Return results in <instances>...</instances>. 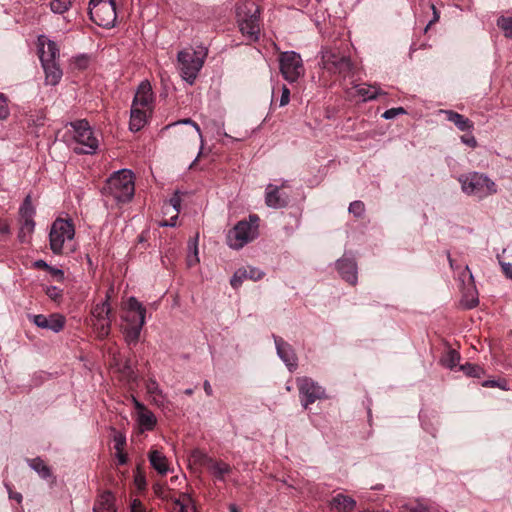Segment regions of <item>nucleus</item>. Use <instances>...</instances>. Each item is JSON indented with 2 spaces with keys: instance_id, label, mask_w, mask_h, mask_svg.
Here are the masks:
<instances>
[{
  "instance_id": "24",
  "label": "nucleus",
  "mask_w": 512,
  "mask_h": 512,
  "mask_svg": "<svg viewBox=\"0 0 512 512\" xmlns=\"http://www.w3.org/2000/svg\"><path fill=\"white\" fill-rule=\"evenodd\" d=\"M275 344L279 357L289 369L295 368L297 366V358L291 346L281 338H275Z\"/></svg>"
},
{
  "instance_id": "31",
  "label": "nucleus",
  "mask_w": 512,
  "mask_h": 512,
  "mask_svg": "<svg viewBox=\"0 0 512 512\" xmlns=\"http://www.w3.org/2000/svg\"><path fill=\"white\" fill-rule=\"evenodd\" d=\"M356 93L362 98L363 101H369L377 98L379 95L384 94L381 89L375 85H356Z\"/></svg>"
},
{
  "instance_id": "38",
  "label": "nucleus",
  "mask_w": 512,
  "mask_h": 512,
  "mask_svg": "<svg viewBox=\"0 0 512 512\" xmlns=\"http://www.w3.org/2000/svg\"><path fill=\"white\" fill-rule=\"evenodd\" d=\"M460 361V355L455 350H449L446 354V356L441 360L443 366L453 369L459 364Z\"/></svg>"
},
{
  "instance_id": "18",
  "label": "nucleus",
  "mask_w": 512,
  "mask_h": 512,
  "mask_svg": "<svg viewBox=\"0 0 512 512\" xmlns=\"http://www.w3.org/2000/svg\"><path fill=\"white\" fill-rule=\"evenodd\" d=\"M181 193L180 191H175L173 196L163 204V212L164 214H170L172 210V215L169 220H163L159 223L162 227H175L177 224L178 215L181 208Z\"/></svg>"
},
{
  "instance_id": "36",
  "label": "nucleus",
  "mask_w": 512,
  "mask_h": 512,
  "mask_svg": "<svg viewBox=\"0 0 512 512\" xmlns=\"http://www.w3.org/2000/svg\"><path fill=\"white\" fill-rule=\"evenodd\" d=\"M30 466L44 479L51 475L49 467L39 458L31 460Z\"/></svg>"
},
{
  "instance_id": "11",
  "label": "nucleus",
  "mask_w": 512,
  "mask_h": 512,
  "mask_svg": "<svg viewBox=\"0 0 512 512\" xmlns=\"http://www.w3.org/2000/svg\"><path fill=\"white\" fill-rule=\"evenodd\" d=\"M279 68L283 78L289 83L297 82L305 75L302 57L295 51H285L279 55Z\"/></svg>"
},
{
  "instance_id": "14",
  "label": "nucleus",
  "mask_w": 512,
  "mask_h": 512,
  "mask_svg": "<svg viewBox=\"0 0 512 512\" xmlns=\"http://www.w3.org/2000/svg\"><path fill=\"white\" fill-rule=\"evenodd\" d=\"M132 403L136 410V423L139 430L141 432L152 431L157 425L155 414L134 396H132Z\"/></svg>"
},
{
  "instance_id": "64",
  "label": "nucleus",
  "mask_w": 512,
  "mask_h": 512,
  "mask_svg": "<svg viewBox=\"0 0 512 512\" xmlns=\"http://www.w3.org/2000/svg\"><path fill=\"white\" fill-rule=\"evenodd\" d=\"M229 510H230V512H240L238 507L235 504H230Z\"/></svg>"
},
{
  "instance_id": "27",
  "label": "nucleus",
  "mask_w": 512,
  "mask_h": 512,
  "mask_svg": "<svg viewBox=\"0 0 512 512\" xmlns=\"http://www.w3.org/2000/svg\"><path fill=\"white\" fill-rule=\"evenodd\" d=\"M441 113L445 114L447 120L452 122L460 131H472L474 128L473 122L462 114L453 110H441Z\"/></svg>"
},
{
  "instance_id": "42",
  "label": "nucleus",
  "mask_w": 512,
  "mask_h": 512,
  "mask_svg": "<svg viewBox=\"0 0 512 512\" xmlns=\"http://www.w3.org/2000/svg\"><path fill=\"white\" fill-rule=\"evenodd\" d=\"M348 211L355 217H362L365 213V205L362 201H353L350 203Z\"/></svg>"
},
{
  "instance_id": "5",
  "label": "nucleus",
  "mask_w": 512,
  "mask_h": 512,
  "mask_svg": "<svg viewBox=\"0 0 512 512\" xmlns=\"http://www.w3.org/2000/svg\"><path fill=\"white\" fill-rule=\"evenodd\" d=\"M259 217L255 214L249 215L248 220L239 221L228 231L227 245L235 250L243 248L258 237Z\"/></svg>"
},
{
  "instance_id": "51",
  "label": "nucleus",
  "mask_w": 512,
  "mask_h": 512,
  "mask_svg": "<svg viewBox=\"0 0 512 512\" xmlns=\"http://www.w3.org/2000/svg\"><path fill=\"white\" fill-rule=\"evenodd\" d=\"M48 272L53 276L56 277L58 280L63 281L64 280V272L62 269L52 267L50 266Z\"/></svg>"
},
{
  "instance_id": "25",
  "label": "nucleus",
  "mask_w": 512,
  "mask_h": 512,
  "mask_svg": "<svg viewBox=\"0 0 512 512\" xmlns=\"http://www.w3.org/2000/svg\"><path fill=\"white\" fill-rule=\"evenodd\" d=\"M93 512H117L114 495L110 491L102 492L94 503Z\"/></svg>"
},
{
  "instance_id": "45",
  "label": "nucleus",
  "mask_w": 512,
  "mask_h": 512,
  "mask_svg": "<svg viewBox=\"0 0 512 512\" xmlns=\"http://www.w3.org/2000/svg\"><path fill=\"white\" fill-rule=\"evenodd\" d=\"M406 114V110L403 107L390 108L386 110L382 117L386 120L394 119L398 115Z\"/></svg>"
},
{
  "instance_id": "39",
  "label": "nucleus",
  "mask_w": 512,
  "mask_h": 512,
  "mask_svg": "<svg viewBox=\"0 0 512 512\" xmlns=\"http://www.w3.org/2000/svg\"><path fill=\"white\" fill-rule=\"evenodd\" d=\"M498 27L504 32L507 38H512V18L511 17H500L497 20Z\"/></svg>"
},
{
  "instance_id": "32",
  "label": "nucleus",
  "mask_w": 512,
  "mask_h": 512,
  "mask_svg": "<svg viewBox=\"0 0 512 512\" xmlns=\"http://www.w3.org/2000/svg\"><path fill=\"white\" fill-rule=\"evenodd\" d=\"M198 256V234L188 242L187 265L195 266L199 263Z\"/></svg>"
},
{
  "instance_id": "47",
  "label": "nucleus",
  "mask_w": 512,
  "mask_h": 512,
  "mask_svg": "<svg viewBox=\"0 0 512 512\" xmlns=\"http://www.w3.org/2000/svg\"><path fill=\"white\" fill-rule=\"evenodd\" d=\"M290 101V90L287 86L283 85L281 88V97L279 101V107L288 105Z\"/></svg>"
},
{
  "instance_id": "13",
  "label": "nucleus",
  "mask_w": 512,
  "mask_h": 512,
  "mask_svg": "<svg viewBox=\"0 0 512 512\" xmlns=\"http://www.w3.org/2000/svg\"><path fill=\"white\" fill-rule=\"evenodd\" d=\"M297 387L302 406L307 409L310 404L317 400L325 399V389L309 377L297 379Z\"/></svg>"
},
{
  "instance_id": "55",
  "label": "nucleus",
  "mask_w": 512,
  "mask_h": 512,
  "mask_svg": "<svg viewBox=\"0 0 512 512\" xmlns=\"http://www.w3.org/2000/svg\"><path fill=\"white\" fill-rule=\"evenodd\" d=\"M131 512H145L142 503L135 499L131 504Z\"/></svg>"
},
{
  "instance_id": "7",
  "label": "nucleus",
  "mask_w": 512,
  "mask_h": 512,
  "mask_svg": "<svg viewBox=\"0 0 512 512\" xmlns=\"http://www.w3.org/2000/svg\"><path fill=\"white\" fill-rule=\"evenodd\" d=\"M462 191L467 195H473L483 199L497 192V185L487 175L472 172L461 175L458 178Z\"/></svg>"
},
{
  "instance_id": "41",
  "label": "nucleus",
  "mask_w": 512,
  "mask_h": 512,
  "mask_svg": "<svg viewBox=\"0 0 512 512\" xmlns=\"http://www.w3.org/2000/svg\"><path fill=\"white\" fill-rule=\"evenodd\" d=\"M9 99L4 93H0V120L5 121L10 116V109L8 106Z\"/></svg>"
},
{
  "instance_id": "3",
  "label": "nucleus",
  "mask_w": 512,
  "mask_h": 512,
  "mask_svg": "<svg viewBox=\"0 0 512 512\" xmlns=\"http://www.w3.org/2000/svg\"><path fill=\"white\" fill-rule=\"evenodd\" d=\"M103 193L118 203L130 201L135 193L133 172L129 169L114 172L106 181Z\"/></svg>"
},
{
  "instance_id": "54",
  "label": "nucleus",
  "mask_w": 512,
  "mask_h": 512,
  "mask_svg": "<svg viewBox=\"0 0 512 512\" xmlns=\"http://www.w3.org/2000/svg\"><path fill=\"white\" fill-rule=\"evenodd\" d=\"M502 271L505 274V276L509 279H512V264L501 262Z\"/></svg>"
},
{
  "instance_id": "28",
  "label": "nucleus",
  "mask_w": 512,
  "mask_h": 512,
  "mask_svg": "<svg viewBox=\"0 0 512 512\" xmlns=\"http://www.w3.org/2000/svg\"><path fill=\"white\" fill-rule=\"evenodd\" d=\"M151 466L161 475L167 474L169 471L168 460L166 456L158 451L151 450L148 455Z\"/></svg>"
},
{
  "instance_id": "61",
  "label": "nucleus",
  "mask_w": 512,
  "mask_h": 512,
  "mask_svg": "<svg viewBox=\"0 0 512 512\" xmlns=\"http://www.w3.org/2000/svg\"><path fill=\"white\" fill-rule=\"evenodd\" d=\"M432 7V10H433V19L430 21V23L428 24V26L426 27V29L434 22H437L438 19H439V14L436 10V7L434 5L431 6Z\"/></svg>"
},
{
  "instance_id": "57",
  "label": "nucleus",
  "mask_w": 512,
  "mask_h": 512,
  "mask_svg": "<svg viewBox=\"0 0 512 512\" xmlns=\"http://www.w3.org/2000/svg\"><path fill=\"white\" fill-rule=\"evenodd\" d=\"M33 266L38 269H44L46 271L49 270L50 265H48L44 260H37L33 263Z\"/></svg>"
},
{
  "instance_id": "34",
  "label": "nucleus",
  "mask_w": 512,
  "mask_h": 512,
  "mask_svg": "<svg viewBox=\"0 0 512 512\" xmlns=\"http://www.w3.org/2000/svg\"><path fill=\"white\" fill-rule=\"evenodd\" d=\"M35 208L32 204V198L27 195L19 208V215L21 219H34Z\"/></svg>"
},
{
  "instance_id": "53",
  "label": "nucleus",
  "mask_w": 512,
  "mask_h": 512,
  "mask_svg": "<svg viewBox=\"0 0 512 512\" xmlns=\"http://www.w3.org/2000/svg\"><path fill=\"white\" fill-rule=\"evenodd\" d=\"M5 487L7 488L8 495H9L10 499H14L18 503L22 502V495H21V493L12 491L11 487L8 484H5Z\"/></svg>"
},
{
  "instance_id": "48",
  "label": "nucleus",
  "mask_w": 512,
  "mask_h": 512,
  "mask_svg": "<svg viewBox=\"0 0 512 512\" xmlns=\"http://www.w3.org/2000/svg\"><path fill=\"white\" fill-rule=\"evenodd\" d=\"M460 139L461 142L464 143L465 145H468L472 148L477 147V140L472 134L462 135Z\"/></svg>"
},
{
  "instance_id": "40",
  "label": "nucleus",
  "mask_w": 512,
  "mask_h": 512,
  "mask_svg": "<svg viewBox=\"0 0 512 512\" xmlns=\"http://www.w3.org/2000/svg\"><path fill=\"white\" fill-rule=\"evenodd\" d=\"M246 268H239L235 271V273L233 274L231 280H230V284L233 288H238L241 286V284L243 283L244 280L247 279V274H246Z\"/></svg>"
},
{
  "instance_id": "59",
  "label": "nucleus",
  "mask_w": 512,
  "mask_h": 512,
  "mask_svg": "<svg viewBox=\"0 0 512 512\" xmlns=\"http://www.w3.org/2000/svg\"><path fill=\"white\" fill-rule=\"evenodd\" d=\"M76 63L80 68H85L88 65V58L85 56H81L76 59Z\"/></svg>"
},
{
  "instance_id": "19",
  "label": "nucleus",
  "mask_w": 512,
  "mask_h": 512,
  "mask_svg": "<svg viewBox=\"0 0 512 512\" xmlns=\"http://www.w3.org/2000/svg\"><path fill=\"white\" fill-rule=\"evenodd\" d=\"M468 274L469 277V285L466 287L465 291L463 292V296L461 299V305L465 309H472L476 307L479 303L478 299V293L474 284V277L471 273L469 267L466 265L463 271V274L460 275V279L464 281V276Z\"/></svg>"
},
{
  "instance_id": "37",
  "label": "nucleus",
  "mask_w": 512,
  "mask_h": 512,
  "mask_svg": "<svg viewBox=\"0 0 512 512\" xmlns=\"http://www.w3.org/2000/svg\"><path fill=\"white\" fill-rule=\"evenodd\" d=\"M460 369L464 372L465 375L473 378H480L484 373L483 369L479 365L472 363L461 365Z\"/></svg>"
},
{
  "instance_id": "60",
  "label": "nucleus",
  "mask_w": 512,
  "mask_h": 512,
  "mask_svg": "<svg viewBox=\"0 0 512 512\" xmlns=\"http://www.w3.org/2000/svg\"><path fill=\"white\" fill-rule=\"evenodd\" d=\"M117 459H118V463L120 465H124L126 462H127V457L126 455L123 453V451L121 452H117Z\"/></svg>"
},
{
  "instance_id": "26",
  "label": "nucleus",
  "mask_w": 512,
  "mask_h": 512,
  "mask_svg": "<svg viewBox=\"0 0 512 512\" xmlns=\"http://www.w3.org/2000/svg\"><path fill=\"white\" fill-rule=\"evenodd\" d=\"M330 507L336 512H352L356 507V501L348 495L339 493L331 499Z\"/></svg>"
},
{
  "instance_id": "2",
  "label": "nucleus",
  "mask_w": 512,
  "mask_h": 512,
  "mask_svg": "<svg viewBox=\"0 0 512 512\" xmlns=\"http://www.w3.org/2000/svg\"><path fill=\"white\" fill-rule=\"evenodd\" d=\"M122 309L121 318L126 323L123 328L125 340L128 344H136L145 324L146 308L135 297L131 296Z\"/></svg>"
},
{
  "instance_id": "30",
  "label": "nucleus",
  "mask_w": 512,
  "mask_h": 512,
  "mask_svg": "<svg viewBox=\"0 0 512 512\" xmlns=\"http://www.w3.org/2000/svg\"><path fill=\"white\" fill-rule=\"evenodd\" d=\"M207 464H208V470L219 481H224L225 476L231 472L230 465L223 461H217V460L208 458Z\"/></svg>"
},
{
  "instance_id": "58",
  "label": "nucleus",
  "mask_w": 512,
  "mask_h": 512,
  "mask_svg": "<svg viewBox=\"0 0 512 512\" xmlns=\"http://www.w3.org/2000/svg\"><path fill=\"white\" fill-rule=\"evenodd\" d=\"M9 232H10L9 224L6 221L0 219V233L8 234Z\"/></svg>"
},
{
  "instance_id": "50",
  "label": "nucleus",
  "mask_w": 512,
  "mask_h": 512,
  "mask_svg": "<svg viewBox=\"0 0 512 512\" xmlns=\"http://www.w3.org/2000/svg\"><path fill=\"white\" fill-rule=\"evenodd\" d=\"M125 445V438L122 435L114 437V448L117 452L123 451Z\"/></svg>"
},
{
  "instance_id": "33",
  "label": "nucleus",
  "mask_w": 512,
  "mask_h": 512,
  "mask_svg": "<svg viewBox=\"0 0 512 512\" xmlns=\"http://www.w3.org/2000/svg\"><path fill=\"white\" fill-rule=\"evenodd\" d=\"M174 503L176 507L179 508L180 512H197L195 503L191 496L188 494H181Z\"/></svg>"
},
{
  "instance_id": "29",
  "label": "nucleus",
  "mask_w": 512,
  "mask_h": 512,
  "mask_svg": "<svg viewBox=\"0 0 512 512\" xmlns=\"http://www.w3.org/2000/svg\"><path fill=\"white\" fill-rule=\"evenodd\" d=\"M42 67L45 73V83L51 86L57 85L63 75L58 62L42 64Z\"/></svg>"
},
{
  "instance_id": "56",
  "label": "nucleus",
  "mask_w": 512,
  "mask_h": 512,
  "mask_svg": "<svg viewBox=\"0 0 512 512\" xmlns=\"http://www.w3.org/2000/svg\"><path fill=\"white\" fill-rule=\"evenodd\" d=\"M410 512H428V507L422 503H417L410 508Z\"/></svg>"
},
{
  "instance_id": "4",
  "label": "nucleus",
  "mask_w": 512,
  "mask_h": 512,
  "mask_svg": "<svg viewBox=\"0 0 512 512\" xmlns=\"http://www.w3.org/2000/svg\"><path fill=\"white\" fill-rule=\"evenodd\" d=\"M207 52L200 47L195 50L193 48H185L178 52L177 63L181 78L189 85L195 83L199 72L201 71Z\"/></svg>"
},
{
  "instance_id": "1",
  "label": "nucleus",
  "mask_w": 512,
  "mask_h": 512,
  "mask_svg": "<svg viewBox=\"0 0 512 512\" xmlns=\"http://www.w3.org/2000/svg\"><path fill=\"white\" fill-rule=\"evenodd\" d=\"M236 18L239 30L250 43L260 37V10L253 0H243L236 5Z\"/></svg>"
},
{
  "instance_id": "6",
  "label": "nucleus",
  "mask_w": 512,
  "mask_h": 512,
  "mask_svg": "<svg viewBox=\"0 0 512 512\" xmlns=\"http://www.w3.org/2000/svg\"><path fill=\"white\" fill-rule=\"evenodd\" d=\"M321 67L330 74L348 77L353 73L354 64L350 56L342 53L339 48L323 47L321 52Z\"/></svg>"
},
{
  "instance_id": "10",
  "label": "nucleus",
  "mask_w": 512,
  "mask_h": 512,
  "mask_svg": "<svg viewBox=\"0 0 512 512\" xmlns=\"http://www.w3.org/2000/svg\"><path fill=\"white\" fill-rule=\"evenodd\" d=\"M75 235L74 225L70 220L57 218L49 233L50 249L54 254H62L64 245L72 241Z\"/></svg>"
},
{
  "instance_id": "63",
  "label": "nucleus",
  "mask_w": 512,
  "mask_h": 512,
  "mask_svg": "<svg viewBox=\"0 0 512 512\" xmlns=\"http://www.w3.org/2000/svg\"><path fill=\"white\" fill-rule=\"evenodd\" d=\"M482 386L484 387H498L499 384L495 380H487L482 383Z\"/></svg>"
},
{
  "instance_id": "49",
  "label": "nucleus",
  "mask_w": 512,
  "mask_h": 512,
  "mask_svg": "<svg viewBox=\"0 0 512 512\" xmlns=\"http://www.w3.org/2000/svg\"><path fill=\"white\" fill-rule=\"evenodd\" d=\"M32 234L33 232H28L27 229H24V227L21 226L18 233V239L21 243H26Z\"/></svg>"
},
{
  "instance_id": "35",
  "label": "nucleus",
  "mask_w": 512,
  "mask_h": 512,
  "mask_svg": "<svg viewBox=\"0 0 512 512\" xmlns=\"http://www.w3.org/2000/svg\"><path fill=\"white\" fill-rule=\"evenodd\" d=\"M74 0H51L50 1V9L53 13L63 14L67 12L73 3Z\"/></svg>"
},
{
  "instance_id": "22",
  "label": "nucleus",
  "mask_w": 512,
  "mask_h": 512,
  "mask_svg": "<svg viewBox=\"0 0 512 512\" xmlns=\"http://www.w3.org/2000/svg\"><path fill=\"white\" fill-rule=\"evenodd\" d=\"M337 270L341 277L348 283L354 285L357 282V265L353 259L342 258L336 263Z\"/></svg>"
},
{
  "instance_id": "16",
  "label": "nucleus",
  "mask_w": 512,
  "mask_h": 512,
  "mask_svg": "<svg viewBox=\"0 0 512 512\" xmlns=\"http://www.w3.org/2000/svg\"><path fill=\"white\" fill-rule=\"evenodd\" d=\"M287 181H284L281 186L268 184L265 190V203L268 207L279 209L287 206L289 196L286 193L280 192V188L286 187Z\"/></svg>"
},
{
  "instance_id": "15",
  "label": "nucleus",
  "mask_w": 512,
  "mask_h": 512,
  "mask_svg": "<svg viewBox=\"0 0 512 512\" xmlns=\"http://www.w3.org/2000/svg\"><path fill=\"white\" fill-rule=\"evenodd\" d=\"M155 96L152 86L148 80L142 81L137 87L134 95L132 105L140 107L141 109H150L154 111Z\"/></svg>"
},
{
  "instance_id": "52",
  "label": "nucleus",
  "mask_w": 512,
  "mask_h": 512,
  "mask_svg": "<svg viewBox=\"0 0 512 512\" xmlns=\"http://www.w3.org/2000/svg\"><path fill=\"white\" fill-rule=\"evenodd\" d=\"M21 221H22L21 226L24 227V229H27L28 232H34V229H35L34 219H21Z\"/></svg>"
},
{
  "instance_id": "43",
  "label": "nucleus",
  "mask_w": 512,
  "mask_h": 512,
  "mask_svg": "<svg viewBox=\"0 0 512 512\" xmlns=\"http://www.w3.org/2000/svg\"><path fill=\"white\" fill-rule=\"evenodd\" d=\"M178 124L191 125L195 129V131L197 132L198 136L200 137L201 143H203L202 132H201V129H200L199 125L196 122H194L193 120H191L190 118L182 119L180 121H177V122H174L172 124H169V125H167L165 127V129H169L172 126H175V125H178Z\"/></svg>"
},
{
  "instance_id": "62",
  "label": "nucleus",
  "mask_w": 512,
  "mask_h": 512,
  "mask_svg": "<svg viewBox=\"0 0 512 512\" xmlns=\"http://www.w3.org/2000/svg\"><path fill=\"white\" fill-rule=\"evenodd\" d=\"M203 387H204V390H205V393L208 395V396H211L213 391H212V387L209 383V381H204V384H203Z\"/></svg>"
},
{
  "instance_id": "23",
  "label": "nucleus",
  "mask_w": 512,
  "mask_h": 512,
  "mask_svg": "<svg viewBox=\"0 0 512 512\" xmlns=\"http://www.w3.org/2000/svg\"><path fill=\"white\" fill-rule=\"evenodd\" d=\"M145 388L152 399V403L160 408H164L168 404V400L158 382L154 378L146 381Z\"/></svg>"
},
{
  "instance_id": "8",
  "label": "nucleus",
  "mask_w": 512,
  "mask_h": 512,
  "mask_svg": "<svg viewBox=\"0 0 512 512\" xmlns=\"http://www.w3.org/2000/svg\"><path fill=\"white\" fill-rule=\"evenodd\" d=\"M71 127L74 131V140L78 145L74 148V151L78 154H95L99 147V140L88 121H74L71 123Z\"/></svg>"
},
{
  "instance_id": "9",
  "label": "nucleus",
  "mask_w": 512,
  "mask_h": 512,
  "mask_svg": "<svg viewBox=\"0 0 512 512\" xmlns=\"http://www.w3.org/2000/svg\"><path fill=\"white\" fill-rule=\"evenodd\" d=\"M117 0H90V19L98 26L112 28L117 19Z\"/></svg>"
},
{
  "instance_id": "20",
  "label": "nucleus",
  "mask_w": 512,
  "mask_h": 512,
  "mask_svg": "<svg viewBox=\"0 0 512 512\" xmlns=\"http://www.w3.org/2000/svg\"><path fill=\"white\" fill-rule=\"evenodd\" d=\"M33 323L42 329H49L53 332H60L65 325V317L61 314H52L49 317L38 314L32 316Z\"/></svg>"
},
{
  "instance_id": "12",
  "label": "nucleus",
  "mask_w": 512,
  "mask_h": 512,
  "mask_svg": "<svg viewBox=\"0 0 512 512\" xmlns=\"http://www.w3.org/2000/svg\"><path fill=\"white\" fill-rule=\"evenodd\" d=\"M109 300L110 296L106 295L105 300L96 304L91 311L93 329L100 339L106 338L111 330L112 309Z\"/></svg>"
},
{
  "instance_id": "21",
  "label": "nucleus",
  "mask_w": 512,
  "mask_h": 512,
  "mask_svg": "<svg viewBox=\"0 0 512 512\" xmlns=\"http://www.w3.org/2000/svg\"><path fill=\"white\" fill-rule=\"evenodd\" d=\"M153 110L141 109L140 107L131 105L129 129L132 132H138L146 126L149 118L152 116Z\"/></svg>"
},
{
  "instance_id": "44",
  "label": "nucleus",
  "mask_w": 512,
  "mask_h": 512,
  "mask_svg": "<svg viewBox=\"0 0 512 512\" xmlns=\"http://www.w3.org/2000/svg\"><path fill=\"white\" fill-rule=\"evenodd\" d=\"M45 293L51 300L54 301L60 300L63 296V291L56 286H48L45 289Z\"/></svg>"
},
{
  "instance_id": "46",
  "label": "nucleus",
  "mask_w": 512,
  "mask_h": 512,
  "mask_svg": "<svg viewBox=\"0 0 512 512\" xmlns=\"http://www.w3.org/2000/svg\"><path fill=\"white\" fill-rule=\"evenodd\" d=\"M246 268V274L247 279H251L253 281L260 280L264 276V272L256 267H245Z\"/></svg>"
},
{
  "instance_id": "17",
  "label": "nucleus",
  "mask_w": 512,
  "mask_h": 512,
  "mask_svg": "<svg viewBox=\"0 0 512 512\" xmlns=\"http://www.w3.org/2000/svg\"><path fill=\"white\" fill-rule=\"evenodd\" d=\"M38 54L41 64L58 62L59 49L55 42L41 35L38 37Z\"/></svg>"
}]
</instances>
